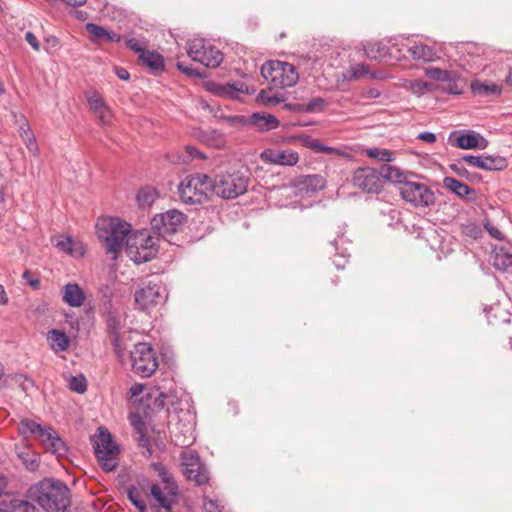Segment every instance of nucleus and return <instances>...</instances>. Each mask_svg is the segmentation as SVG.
<instances>
[{
  "mask_svg": "<svg viewBox=\"0 0 512 512\" xmlns=\"http://www.w3.org/2000/svg\"><path fill=\"white\" fill-rule=\"evenodd\" d=\"M471 89L473 93L477 95H489L500 92V88L498 85L494 83H482L479 81L472 82Z\"/></svg>",
  "mask_w": 512,
  "mask_h": 512,
  "instance_id": "nucleus-35",
  "label": "nucleus"
},
{
  "mask_svg": "<svg viewBox=\"0 0 512 512\" xmlns=\"http://www.w3.org/2000/svg\"><path fill=\"white\" fill-rule=\"evenodd\" d=\"M425 75L432 80L444 82L445 80L450 79L451 71L430 67L425 69Z\"/></svg>",
  "mask_w": 512,
  "mask_h": 512,
  "instance_id": "nucleus-43",
  "label": "nucleus"
},
{
  "mask_svg": "<svg viewBox=\"0 0 512 512\" xmlns=\"http://www.w3.org/2000/svg\"><path fill=\"white\" fill-rule=\"evenodd\" d=\"M186 221L187 216L184 213L172 209L155 215L151 220V225L159 235L166 237L178 232Z\"/></svg>",
  "mask_w": 512,
  "mask_h": 512,
  "instance_id": "nucleus-13",
  "label": "nucleus"
},
{
  "mask_svg": "<svg viewBox=\"0 0 512 512\" xmlns=\"http://www.w3.org/2000/svg\"><path fill=\"white\" fill-rule=\"evenodd\" d=\"M181 465L187 480L193 481L199 486L209 481V471L206 465L202 463L197 452L193 450L183 451L181 453Z\"/></svg>",
  "mask_w": 512,
  "mask_h": 512,
  "instance_id": "nucleus-11",
  "label": "nucleus"
},
{
  "mask_svg": "<svg viewBox=\"0 0 512 512\" xmlns=\"http://www.w3.org/2000/svg\"><path fill=\"white\" fill-rule=\"evenodd\" d=\"M450 167L460 176H466L468 174L467 169L460 166V163L452 164Z\"/></svg>",
  "mask_w": 512,
  "mask_h": 512,
  "instance_id": "nucleus-64",
  "label": "nucleus"
},
{
  "mask_svg": "<svg viewBox=\"0 0 512 512\" xmlns=\"http://www.w3.org/2000/svg\"><path fill=\"white\" fill-rule=\"evenodd\" d=\"M364 52L367 58L381 61L388 56V47L381 42H368L364 46Z\"/></svg>",
  "mask_w": 512,
  "mask_h": 512,
  "instance_id": "nucleus-28",
  "label": "nucleus"
},
{
  "mask_svg": "<svg viewBox=\"0 0 512 512\" xmlns=\"http://www.w3.org/2000/svg\"><path fill=\"white\" fill-rule=\"evenodd\" d=\"M47 339L52 349L55 351H65L68 348L69 339L67 335L60 330L53 329L49 331Z\"/></svg>",
  "mask_w": 512,
  "mask_h": 512,
  "instance_id": "nucleus-32",
  "label": "nucleus"
},
{
  "mask_svg": "<svg viewBox=\"0 0 512 512\" xmlns=\"http://www.w3.org/2000/svg\"><path fill=\"white\" fill-rule=\"evenodd\" d=\"M369 74V68L366 64L359 63L349 69V77L351 79H358Z\"/></svg>",
  "mask_w": 512,
  "mask_h": 512,
  "instance_id": "nucleus-46",
  "label": "nucleus"
},
{
  "mask_svg": "<svg viewBox=\"0 0 512 512\" xmlns=\"http://www.w3.org/2000/svg\"><path fill=\"white\" fill-rule=\"evenodd\" d=\"M443 184L445 188L461 198L467 197L470 193L474 192L468 185L452 177H445Z\"/></svg>",
  "mask_w": 512,
  "mask_h": 512,
  "instance_id": "nucleus-31",
  "label": "nucleus"
},
{
  "mask_svg": "<svg viewBox=\"0 0 512 512\" xmlns=\"http://www.w3.org/2000/svg\"><path fill=\"white\" fill-rule=\"evenodd\" d=\"M155 245V239L148 232L135 233L127 240V254L135 263L147 262L157 253Z\"/></svg>",
  "mask_w": 512,
  "mask_h": 512,
  "instance_id": "nucleus-7",
  "label": "nucleus"
},
{
  "mask_svg": "<svg viewBox=\"0 0 512 512\" xmlns=\"http://www.w3.org/2000/svg\"><path fill=\"white\" fill-rule=\"evenodd\" d=\"M151 495L160 507L168 511L171 509L172 499L164 495L159 485L153 484L151 486Z\"/></svg>",
  "mask_w": 512,
  "mask_h": 512,
  "instance_id": "nucleus-38",
  "label": "nucleus"
},
{
  "mask_svg": "<svg viewBox=\"0 0 512 512\" xmlns=\"http://www.w3.org/2000/svg\"><path fill=\"white\" fill-rule=\"evenodd\" d=\"M154 467H155L156 471L158 472L159 476L162 478L163 482H165L167 484V486L169 487V485L172 484V481H171L172 478L170 477L166 468L164 466H162L161 464H155Z\"/></svg>",
  "mask_w": 512,
  "mask_h": 512,
  "instance_id": "nucleus-51",
  "label": "nucleus"
},
{
  "mask_svg": "<svg viewBox=\"0 0 512 512\" xmlns=\"http://www.w3.org/2000/svg\"><path fill=\"white\" fill-rule=\"evenodd\" d=\"M302 142L305 147L319 153L322 143H320L318 140H315L311 136L306 135L302 137Z\"/></svg>",
  "mask_w": 512,
  "mask_h": 512,
  "instance_id": "nucleus-49",
  "label": "nucleus"
},
{
  "mask_svg": "<svg viewBox=\"0 0 512 512\" xmlns=\"http://www.w3.org/2000/svg\"><path fill=\"white\" fill-rule=\"evenodd\" d=\"M115 72L118 78L121 80H128L130 78L129 72L122 67H116Z\"/></svg>",
  "mask_w": 512,
  "mask_h": 512,
  "instance_id": "nucleus-62",
  "label": "nucleus"
},
{
  "mask_svg": "<svg viewBox=\"0 0 512 512\" xmlns=\"http://www.w3.org/2000/svg\"><path fill=\"white\" fill-rule=\"evenodd\" d=\"M178 192L182 202L190 205L202 204L214 193V183L208 175L195 173L181 181Z\"/></svg>",
  "mask_w": 512,
  "mask_h": 512,
  "instance_id": "nucleus-2",
  "label": "nucleus"
},
{
  "mask_svg": "<svg viewBox=\"0 0 512 512\" xmlns=\"http://www.w3.org/2000/svg\"><path fill=\"white\" fill-rule=\"evenodd\" d=\"M449 143L461 149H486L488 141L475 131L460 133L454 131L449 136Z\"/></svg>",
  "mask_w": 512,
  "mask_h": 512,
  "instance_id": "nucleus-16",
  "label": "nucleus"
},
{
  "mask_svg": "<svg viewBox=\"0 0 512 512\" xmlns=\"http://www.w3.org/2000/svg\"><path fill=\"white\" fill-rule=\"evenodd\" d=\"M13 122L17 125L18 129H24L30 126L28 120L22 113L12 112Z\"/></svg>",
  "mask_w": 512,
  "mask_h": 512,
  "instance_id": "nucleus-50",
  "label": "nucleus"
},
{
  "mask_svg": "<svg viewBox=\"0 0 512 512\" xmlns=\"http://www.w3.org/2000/svg\"><path fill=\"white\" fill-rule=\"evenodd\" d=\"M418 139L419 140H422L426 143H434L436 141V135L432 132H421L419 135H418Z\"/></svg>",
  "mask_w": 512,
  "mask_h": 512,
  "instance_id": "nucleus-58",
  "label": "nucleus"
},
{
  "mask_svg": "<svg viewBox=\"0 0 512 512\" xmlns=\"http://www.w3.org/2000/svg\"><path fill=\"white\" fill-rule=\"evenodd\" d=\"M252 129L257 132H267L276 129L280 122L279 120L267 113L256 112L251 115Z\"/></svg>",
  "mask_w": 512,
  "mask_h": 512,
  "instance_id": "nucleus-20",
  "label": "nucleus"
},
{
  "mask_svg": "<svg viewBox=\"0 0 512 512\" xmlns=\"http://www.w3.org/2000/svg\"><path fill=\"white\" fill-rule=\"evenodd\" d=\"M257 100L264 105H273L281 101L276 95L270 96L269 93L264 90L258 94Z\"/></svg>",
  "mask_w": 512,
  "mask_h": 512,
  "instance_id": "nucleus-48",
  "label": "nucleus"
},
{
  "mask_svg": "<svg viewBox=\"0 0 512 512\" xmlns=\"http://www.w3.org/2000/svg\"><path fill=\"white\" fill-rule=\"evenodd\" d=\"M409 52L412 58L418 61L433 62L439 58L437 51L433 47L425 44L411 46Z\"/></svg>",
  "mask_w": 512,
  "mask_h": 512,
  "instance_id": "nucleus-27",
  "label": "nucleus"
},
{
  "mask_svg": "<svg viewBox=\"0 0 512 512\" xmlns=\"http://www.w3.org/2000/svg\"><path fill=\"white\" fill-rule=\"evenodd\" d=\"M177 68L188 76L201 77L202 75L196 72L191 65H186L183 62H177Z\"/></svg>",
  "mask_w": 512,
  "mask_h": 512,
  "instance_id": "nucleus-52",
  "label": "nucleus"
},
{
  "mask_svg": "<svg viewBox=\"0 0 512 512\" xmlns=\"http://www.w3.org/2000/svg\"><path fill=\"white\" fill-rule=\"evenodd\" d=\"M402 199L416 207H429L435 203L434 192L423 183L408 181L399 187Z\"/></svg>",
  "mask_w": 512,
  "mask_h": 512,
  "instance_id": "nucleus-10",
  "label": "nucleus"
},
{
  "mask_svg": "<svg viewBox=\"0 0 512 512\" xmlns=\"http://www.w3.org/2000/svg\"><path fill=\"white\" fill-rule=\"evenodd\" d=\"M326 102L321 97H315L311 99L308 103L303 104H289L288 107L294 111L297 112H303V113H314V112H320L323 110Z\"/></svg>",
  "mask_w": 512,
  "mask_h": 512,
  "instance_id": "nucleus-30",
  "label": "nucleus"
},
{
  "mask_svg": "<svg viewBox=\"0 0 512 512\" xmlns=\"http://www.w3.org/2000/svg\"><path fill=\"white\" fill-rule=\"evenodd\" d=\"M244 87H245L244 83H240V82H235L232 84L228 83L226 85H222L221 87H219L218 92L221 95L230 96V97L234 98V97H236L237 93L244 92Z\"/></svg>",
  "mask_w": 512,
  "mask_h": 512,
  "instance_id": "nucleus-42",
  "label": "nucleus"
},
{
  "mask_svg": "<svg viewBox=\"0 0 512 512\" xmlns=\"http://www.w3.org/2000/svg\"><path fill=\"white\" fill-rule=\"evenodd\" d=\"M380 174L383 182L387 180L393 183H397L399 187L402 186L405 182L409 181L407 175L401 169L389 164L381 165Z\"/></svg>",
  "mask_w": 512,
  "mask_h": 512,
  "instance_id": "nucleus-26",
  "label": "nucleus"
},
{
  "mask_svg": "<svg viewBox=\"0 0 512 512\" xmlns=\"http://www.w3.org/2000/svg\"><path fill=\"white\" fill-rule=\"evenodd\" d=\"M62 300L70 307H80L85 302V294L76 283H68L62 288Z\"/></svg>",
  "mask_w": 512,
  "mask_h": 512,
  "instance_id": "nucleus-19",
  "label": "nucleus"
},
{
  "mask_svg": "<svg viewBox=\"0 0 512 512\" xmlns=\"http://www.w3.org/2000/svg\"><path fill=\"white\" fill-rule=\"evenodd\" d=\"M68 387L71 391L83 394L87 390V381L83 375L70 376Z\"/></svg>",
  "mask_w": 512,
  "mask_h": 512,
  "instance_id": "nucleus-39",
  "label": "nucleus"
},
{
  "mask_svg": "<svg viewBox=\"0 0 512 512\" xmlns=\"http://www.w3.org/2000/svg\"><path fill=\"white\" fill-rule=\"evenodd\" d=\"M54 246L74 257H81L85 250L81 243H76L70 236H60L53 240Z\"/></svg>",
  "mask_w": 512,
  "mask_h": 512,
  "instance_id": "nucleus-23",
  "label": "nucleus"
},
{
  "mask_svg": "<svg viewBox=\"0 0 512 512\" xmlns=\"http://www.w3.org/2000/svg\"><path fill=\"white\" fill-rule=\"evenodd\" d=\"M86 31L92 36L93 42H119L121 40L120 35L114 32H110L106 30L104 27L94 23L86 24Z\"/></svg>",
  "mask_w": 512,
  "mask_h": 512,
  "instance_id": "nucleus-24",
  "label": "nucleus"
},
{
  "mask_svg": "<svg viewBox=\"0 0 512 512\" xmlns=\"http://www.w3.org/2000/svg\"><path fill=\"white\" fill-rule=\"evenodd\" d=\"M461 161L467 163L469 166L476 167L486 171L503 170L508 165L506 158L498 155H466L461 158Z\"/></svg>",
  "mask_w": 512,
  "mask_h": 512,
  "instance_id": "nucleus-17",
  "label": "nucleus"
},
{
  "mask_svg": "<svg viewBox=\"0 0 512 512\" xmlns=\"http://www.w3.org/2000/svg\"><path fill=\"white\" fill-rule=\"evenodd\" d=\"M195 158H199V159H205V155L199 151L196 147L192 146V145H187L185 146V149H184V154L182 155L181 157V162L182 163H189L191 162L193 159Z\"/></svg>",
  "mask_w": 512,
  "mask_h": 512,
  "instance_id": "nucleus-44",
  "label": "nucleus"
},
{
  "mask_svg": "<svg viewBox=\"0 0 512 512\" xmlns=\"http://www.w3.org/2000/svg\"><path fill=\"white\" fill-rule=\"evenodd\" d=\"M136 198L141 207H149L157 198V192L150 187L141 188Z\"/></svg>",
  "mask_w": 512,
  "mask_h": 512,
  "instance_id": "nucleus-36",
  "label": "nucleus"
},
{
  "mask_svg": "<svg viewBox=\"0 0 512 512\" xmlns=\"http://www.w3.org/2000/svg\"><path fill=\"white\" fill-rule=\"evenodd\" d=\"M87 101L92 112L102 124H108L112 120V112L103 97L97 91L87 93Z\"/></svg>",
  "mask_w": 512,
  "mask_h": 512,
  "instance_id": "nucleus-18",
  "label": "nucleus"
},
{
  "mask_svg": "<svg viewBox=\"0 0 512 512\" xmlns=\"http://www.w3.org/2000/svg\"><path fill=\"white\" fill-rule=\"evenodd\" d=\"M188 56L208 68H216L223 61V54L214 46L207 44L203 39H193L187 44Z\"/></svg>",
  "mask_w": 512,
  "mask_h": 512,
  "instance_id": "nucleus-8",
  "label": "nucleus"
},
{
  "mask_svg": "<svg viewBox=\"0 0 512 512\" xmlns=\"http://www.w3.org/2000/svg\"><path fill=\"white\" fill-rule=\"evenodd\" d=\"M23 278L33 289L37 290L40 288V280L38 278L32 277V274L29 270L24 271Z\"/></svg>",
  "mask_w": 512,
  "mask_h": 512,
  "instance_id": "nucleus-55",
  "label": "nucleus"
},
{
  "mask_svg": "<svg viewBox=\"0 0 512 512\" xmlns=\"http://www.w3.org/2000/svg\"><path fill=\"white\" fill-rule=\"evenodd\" d=\"M32 494L47 512H65L71 503L69 488L59 480H42L33 488Z\"/></svg>",
  "mask_w": 512,
  "mask_h": 512,
  "instance_id": "nucleus-1",
  "label": "nucleus"
},
{
  "mask_svg": "<svg viewBox=\"0 0 512 512\" xmlns=\"http://www.w3.org/2000/svg\"><path fill=\"white\" fill-rule=\"evenodd\" d=\"M25 40L31 45V47L38 51L40 49V44L36 38V36L32 32H27L25 34Z\"/></svg>",
  "mask_w": 512,
  "mask_h": 512,
  "instance_id": "nucleus-56",
  "label": "nucleus"
},
{
  "mask_svg": "<svg viewBox=\"0 0 512 512\" xmlns=\"http://www.w3.org/2000/svg\"><path fill=\"white\" fill-rule=\"evenodd\" d=\"M19 457L23 460L24 465L30 471H35L39 467V461L35 455L30 456L28 453L19 454Z\"/></svg>",
  "mask_w": 512,
  "mask_h": 512,
  "instance_id": "nucleus-47",
  "label": "nucleus"
},
{
  "mask_svg": "<svg viewBox=\"0 0 512 512\" xmlns=\"http://www.w3.org/2000/svg\"><path fill=\"white\" fill-rule=\"evenodd\" d=\"M15 380L20 383L23 391H28L34 385L33 381L24 375H16Z\"/></svg>",
  "mask_w": 512,
  "mask_h": 512,
  "instance_id": "nucleus-54",
  "label": "nucleus"
},
{
  "mask_svg": "<svg viewBox=\"0 0 512 512\" xmlns=\"http://www.w3.org/2000/svg\"><path fill=\"white\" fill-rule=\"evenodd\" d=\"M132 368L142 377H150L158 368V360L152 347L147 343H138L131 351Z\"/></svg>",
  "mask_w": 512,
  "mask_h": 512,
  "instance_id": "nucleus-9",
  "label": "nucleus"
},
{
  "mask_svg": "<svg viewBox=\"0 0 512 512\" xmlns=\"http://www.w3.org/2000/svg\"><path fill=\"white\" fill-rule=\"evenodd\" d=\"M261 75L275 87L294 86L299 79L296 68L287 62L270 60L261 66Z\"/></svg>",
  "mask_w": 512,
  "mask_h": 512,
  "instance_id": "nucleus-5",
  "label": "nucleus"
},
{
  "mask_svg": "<svg viewBox=\"0 0 512 512\" xmlns=\"http://www.w3.org/2000/svg\"><path fill=\"white\" fill-rule=\"evenodd\" d=\"M443 90L451 95H460L463 93L464 81L453 71L449 80L444 81Z\"/></svg>",
  "mask_w": 512,
  "mask_h": 512,
  "instance_id": "nucleus-33",
  "label": "nucleus"
},
{
  "mask_svg": "<svg viewBox=\"0 0 512 512\" xmlns=\"http://www.w3.org/2000/svg\"><path fill=\"white\" fill-rule=\"evenodd\" d=\"M127 497L140 512H144L146 510V503L141 498L140 492L136 487L132 486L128 488Z\"/></svg>",
  "mask_w": 512,
  "mask_h": 512,
  "instance_id": "nucleus-41",
  "label": "nucleus"
},
{
  "mask_svg": "<svg viewBox=\"0 0 512 512\" xmlns=\"http://www.w3.org/2000/svg\"><path fill=\"white\" fill-rule=\"evenodd\" d=\"M5 512H37V508L29 501L13 499Z\"/></svg>",
  "mask_w": 512,
  "mask_h": 512,
  "instance_id": "nucleus-37",
  "label": "nucleus"
},
{
  "mask_svg": "<svg viewBox=\"0 0 512 512\" xmlns=\"http://www.w3.org/2000/svg\"><path fill=\"white\" fill-rule=\"evenodd\" d=\"M70 14L75 17L76 19H79V20H82V21H85L87 18H88V14L82 10H77V9H74V10H71L70 11Z\"/></svg>",
  "mask_w": 512,
  "mask_h": 512,
  "instance_id": "nucleus-63",
  "label": "nucleus"
},
{
  "mask_svg": "<svg viewBox=\"0 0 512 512\" xmlns=\"http://www.w3.org/2000/svg\"><path fill=\"white\" fill-rule=\"evenodd\" d=\"M352 180L355 187L366 193L378 194L383 188L380 169L358 168L354 171Z\"/></svg>",
  "mask_w": 512,
  "mask_h": 512,
  "instance_id": "nucleus-14",
  "label": "nucleus"
},
{
  "mask_svg": "<svg viewBox=\"0 0 512 512\" xmlns=\"http://www.w3.org/2000/svg\"><path fill=\"white\" fill-rule=\"evenodd\" d=\"M235 120L242 127L252 129L251 115L250 116H237V117H235Z\"/></svg>",
  "mask_w": 512,
  "mask_h": 512,
  "instance_id": "nucleus-59",
  "label": "nucleus"
},
{
  "mask_svg": "<svg viewBox=\"0 0 512 512\" xmlns=\"http://www.w3.org/2000/svg\"><path fill=\"white\" fill-rule=\"evenodd\" d=\"M48 439H42L41 443L47 451L52 452L57 457H62L67 452L66 444L58 436V434L51 427L46 432Z\"/></svg>",
  "mask_w": 512,
  "mask_h": 512,
  "instance_id": "nucleus-22",
  "label": "nucleus"
},
{
  "mask_svg": "<svg viewBox=\"0 0 512 512\" xmlns=\"http://www.w3.org/2000/svg\"><path fill=\"white\" fill-rule=\"evenodd\" d=\"M106 325L110 336L119 335L121 322L120 318L116 314L112 312L108 313L106 318Z\"/></svg>",
  "mask_w": 512,
  "mask_h": 512,
  "instance_id": "nucleus-45",
  "label": "nucleus"
},
{
  "mask_svg": "<svg viewBox=\"0 0 512 512\" xmlns=\"http://www.w3.org/2000/svg\"><path fill=\"white\" fill-rule=\"evenodd\" d=\"M214 194L226 200L243 195L250 183V173L245 170H230L216 175L213 180Z\"/></svg>",
  "mask_w": 512,
  "mask_h": 512,
  "instance_id": "nucleus-4",
  "label": "nucleus"
},
{
  "mask_svg": "<svg viewBox=\"0 0 512 512\" xmlns=\"http://www.w3.org/2000/svg\"><path fill=\"white\" fill-rule=\"evenodd\" d=\"M49 428V426H42L30 419L21 420L18 425V431L22 436L34 435L40 441L48 439L49 436H47L46 432Z\"/></svg>",
  "mask_w": 512,
  "mask_h": 512,
  "instance_id": "nucleus-21",
  "label": "nucleus"
},
{
  "mask_svg": "<svg viewBox=\"0 0 512 512\" xmlns=\"http://www.w3.org/2000/svg\"><path fill=\"white\" fill-rule=\"evenodd\" d=\"M139 61L141 64L151 68L152 70L161 71L164 69L163 57L153 51H144L139 55Z\"/></svg>",
  "mask_w": 512,
  "mask_h": 512,
  "instance_id": "nucleus-29",
  "label": "nucleus"
},
{
  "mask_svg": "<svg viewBox=\"0 0 512 512\" xmlns=\"http://www.w3.org/2000/svg\"><path fill=\"white\" fill-rule=\"evenodd\" d=\"M260 159L268 164L294 166L299 161V154L292 149L267 148L261 152Z\"/></svg>",
  "mask_w": 512,
  "mask_h": 512,
  "instance_id": "nucleus-15",
  "label": "nucleus"
},
{
  "mask_svg": "<svg viewBox=\"0 0 512 512\" xmlns=\"http://www.w3.org/2000/svg\"><path fill=\"white\" fill-rule=\"evenodd\" d=\"M99 238L103 239L109 253H119L124 245L127 246V240L133 237L130 234V225L119 218H106L97 222Z\"/></svg>",
  "mask_w": 512,
  "mask_h": 512,
  "instance_id": "nucleus-3",
  "label": "nucleus"
},
{
  "mask_svg": "<svg viewBox=\"0 0 512 512\" xmlns=\"http://www.w3.org/2000/svg\"><path fill=\"white\" fill-rule=\"evenodd\" d=\"M19 135L25 143L27 149L36 155L38 153V145L36 142V138L30 128V126L25 127L24 129H18Z\"/></svg>",
  "mask_w": 512,
  "mask_h": 512,
  "instance_id": "nucleus-34",
  "label": "nucleus"
},
{
  "mask_svg": "<svg viewBox=\"0 0 512 512\" xmlns=\"http://www.w3.org/2000/svg\"><path fill=\"white\" fill-rule=\"evenodd\" d=\"M203 506L206 512H221L219 504L216 500L208 499L205 497Z\"/></svg>",
  "mask_w": 512,
  "mask_h": 512,
  "instance_id": "nucleus-53",
  "label": "nucleus"
},
{
  "mask_svg": "<svg viewBox=\"0 0 512 512\" xmlns=\"http://www.w3.org/2000/svg\"><path fill=\"white\" fill-rule=\"evenodd\" d=\"M486 229L488 231V233L495 239H498V240H502L503 239V234L502 232L496 228V227H493V226H486Z\"/></svg>",
  "mask_w": 512,
  "mask_h": 512,
  "instance_id": "nucleus-61",
  "label": "nucleus"
},
{
  "mask_svg": "<svg viewBox=\"0 0 512 512\" xmlns=\"http://www.w3.org/2000/svg\"><path fill=\"white\" fill-rule=\"evenodd\" d=\"M325 184V179L320 175H303L297 179L299 189L307 193L322 190Z\"/></svg>",
  "mask_w": 512,
  "mask_h": 512,
  "instance_id": "nucleus-25",
  "label": "nucleus"
},
{
  "mask_svg": "<svg viewBox=\"0 0 512 512\" xmlns=\"http://www.w3.org/2000/svg\"><path fill=\"white\" fill-rule=\"evenodd\" d=\"M98 435L93 440L95 456L106 472H111L118 465L119 448L113 442L112 435L104 428L98 429Z\"/></svg>",
  "mask_w": 512,
  "mask_h": 512,
  "instance_id": "nucleus-6",
  "label": "nucleus"
},
{
  "mask_svg": "<svg viewBox=\"0 0 512 512\" xmlns=\"http://www.w3.org/2000/svg\"><path fill=\"white\" fill-rule=\"evenodd\" d=\"M110 338H111V342H112V345H113L115 353L118 356H121V353L123 351V347H122V345L120 343V335H113V336H110Z\"/></svg>",
  "mask_w": 512,
  "mask_h": 512,
  "instance_id": "nucleus-57",
  "label": "nucleus"
},
{
  "mask_svg": "<svg viewBox=\"0 0 512 512\" xmlns=\"http://www.w3.org/2000/svg\"><path fill=\"white\" fill-rule=\"evenodd\" d=\"M366 155L370 158L377 159L382 162H390L393 159V154L388 149L369 148L366 150Z\"/></svg>",
  "mask_w": 512,
  "mask_h": 512,
  "instance_id": "nucleus-40",
  "label": "nucleus"
},
{
  "mask_svg": "<svg viewBox=\"0 0 512 512\" xmlns=\"http://www.w3.org/2000/svg\"><path fill=\"white\" fill-rule=\"evenodd\" d=\"M126 44H127V46H128L131 50H133V51H135V52H141V53H142V52H144V51H143V49H142V47H141V45H140V43H139V41H138V40H136V39H134V38H132V39H128V40L126 41Z\"/></svg>",
  "mask_w": 512,
  "mask_h": 512,
  "instance_id": "nucleus-60",
  "label": "nucleus"
},
{
  "mask_svg": "<svg viewBox=\"0 0 512 512\" xmlns=\"http://www.w3.org/2000/svg\"><path fill=\"white\" fill-rule=\"evenodd\" d=\"M164 292L165 288L158 279L145 281L135 291V304L140 310H148L164 300Z\"/></svg>",
  "mask_w": 512,
  "mask_h": 512,
  "instance_id": "nucleus-12",
  "label": "nucleus"
}]
</instances>
